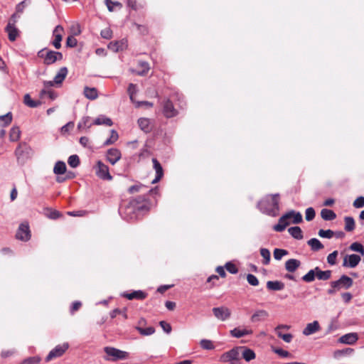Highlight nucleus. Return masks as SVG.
I'll return each mask as SVG.
<instances>
[{"label": "nucleus", "mask_w": 364, "mask_h": 364, "mask_svg": "<svg viewBox=\"0 0 364 364\" xmlns=\"http://www.w3.org/2000/svg\"><path fill=\"white\" fill-rule=\"evenodd\" d=\"M149 203L144 196H139L130 200L129 205L124 210V218L126 220H134L137 218L136 211L140 213L148 211Z\"/></svg>", "instance_id": "obj_1"}, {"label": "nucleus", "mask_w": 364, "mask_h": 364, "mask_svg": "<svg viewBox=\"0 0 364 364\" xmlns=\"http://www.w3.org/2000/svg\"><path fill=\"white\" fill-rule=\"evenodd\" d=\"M279 200L278 193L267 195L257 203V207L262 213L275 217L279 211Z\"/></svg>", "instance_id": "obj_2"}, {"label": "nucleus", "mask_w": 364, "mask_h": 364, "mask_svg": "<svg viewBox=\"0 0 364 364\" xmlns=\"http://www.w3.org/2000/svg\"><path fill=\"white\" fill-rule=\"evenodd\" d=\"M289 220H292L294 224H299L302 222V215L299 212L290 210L283 215L279 219L277 225L273 227L274 230L277 232H282L289 225Z\"/></svg>", "instance_id": "obj_3"}, {"label": "nucleus", "mask_w": 364, "mask_h": 364, "mask_svg": "<svg viewBox=\"0 0 364 364\" xmlns=\"http://www.w3.org/2000/svg\"><path fill=\"white\" fill-rule=\"evenodd\" d=\"M105 355L104 359L107 361L115 362L119 360H125L129 357V353L114 347L107 346L104 348Z\"/></svg>", "instance_id": "obj_4"}, {"label": "nucleus", "mask_w": 364, "mask_h": 364, "mask_svg": "<svg viewBox=\"0 0 364 364\" xmlns=\"http://www.w3.org/2000/svg\"><path fill=\"white\" fill-rule=\"evenodd\" d=\"M68 343H63V344L56 346L53 349H52L49 352V353L46 356L45 359L46 362H50V360L55 358L61 357L68 349Z\"/></svg>", "instance_id": "obj_5"}, {"label": "nucleus", "mask_w": 364, "mask_h": 364, "mask_svg": "<svg viewBox=\"0 0 364 364\" xmlns=\"http://www.w3.org/2000/svg\"><path fill=\"white\" fill-rule=\"evenodd\" d=\"M220 361L228 363V364H242L240 358L238 357V353L232 348L223 353L220 357Z\"/></svg>", "instance_id": "obj_6"}, {"label": "nucleus", "mask_w": 364, "mask_h": 364, "mask_svg": "<svg viewBox=\"0 0 364 364\" xmlns=\"http://www.w3.org/2000/svg\"><path fill=\"white\" fill-rule=\"evenodd\" d=\"M353 284V279L346 276V275H342L339 279L336 281H332L330 283L331 287H336L338 289V290H341L342 289H348L352 287Z\"/></svg>", "instance_id": "obj_7"}, {"label": "nucleus", "mask_w": 364, "mask_h": 364, "mask_svg": "<svg viewBox=\"0 0 364 364\" xmlns=\"http://www.w3.org/2000/svg\"><path fill=\"white\" fill-rule=\"evenodd\" d=\"M232 349L238 353L239 358L241 355L246 362H250L256 358V354L254 350L246 346H237Z\"/></svg>", "instance_id": "obj_8"}, {"label": "nucleus", "mask_w": 364, "mask_h": 364, "mask_svg": "<svg viewBox=\"0 0 364 364\" xmlns=\"http://www.w3.org/2000/svg\"><path fill=\"white\" fill-rule=\"evenodd\" d=\"M31 231L28 224L27 223H21L16 232V237L18 240L21 241H28L31 238Z\"/></svg>", "instance_id": "obj_9"}, {"label": "nucleus", "mask_w": 364, "mask_h": 364, "mask_svg": "<svg viewBox=\"0 0 364 364\" xmlns=\"http://www.w3.org/2000/svg\"><path fill=\"white\" fill-rule=\"evenodd\" d=\"M39 55L44 58V63L47 65L53 64L58 60L63 58V55L60 52L48 50L46 52V55H43V50L39 52Z\"/></svg>", "instance_id": "obj_10"}, {"label": "nucleus", "mask_w": 364, "mask_h": 364, "mask_svg": "<svg viewBox=\"0 0 364 364\" xmlns=\"http://www.w3.org/2000/svg\"><path fill=\"white\" fill-rule=\"evenodd\" d=\"M96 174L103 180L111 181L112 179V176L109 172L108 166L100 161H98L97 163Z\"/></svg>", "instance_id": "obj_11"}, {"label": "nucleus", "mask_w": 364, "mask_h": 364, "mask_svg": "<svg viewBox=\"0 0 364 364\" xmlns=\"http://www.w3.org/2000/svg\"><path fill=\"white\" fill-rule=\"evenodd\" d=\"M214 316L220 321H226L230 317L231 311L225 306L215 307L213 309Z\"/></svg>", "instance_id": "obj_12"}, {"label": "nucleus", "mask_w": 364, "mask_h": 364, "mask_svg": "<svg viewBox=\"0 0 364 364\" xmlns=\"http://www.w3.org/2000/svg\"><path fill=\"white\" fill-rule=\"evenodd\" d=\"M360 259V257L358 255H347L343 258V266L345 267L354 268L359 264Z\"/></svg>", "instance_id": "obj_13"}, {"label": "nucleus", "mask_w": 364, "mask_h": 364, "mask_svg": "<svg viewBox=\"0 0 364 364\" xmlns=\"http://www.w3.org/2000/svg\"><path fill=\"white\" fill-rule=\"evenodd\" d=\"M163 113L167 118L175 117L177 111L174 108L173 103L169 100H166L163 102Z\"/></svg>", "instance_id": "obj_14"}, {"label": "nucleus", "mask_w": 364, "mask_h": 364, "mask_svg": "<svg viewBox=\"0 0 364 364\" xmlns=\"http://www.w3.org/2000/svg\"><path fill=\"white\" fill-rule=\"evenodd\" d=\"M63 26L58 25L57 26L53 31V36L55 38L53 41V45L56 49H59L61 47V41L63 38Z\"/></svg>", "instance_id": "obj_15"}, {"label": "nucleus", "mask_w": 364, "mask_h": 364, "mask_svg": "<svg viewBox=\"0 0 364 364\" xmlns=\"http://www.w3.org/2000/svg\"><path fill=\"white\" fill-rule=\"evenodd\" d=\"M129 70L137 75L144 76L146 75L149 70V65L147 62L145 61H139L138 63V68L133 69L130 68Z\"/></svg>", "instance_id": "obj_16"}, {"label": "nucleus", "mask_w": 364, "mask_h": 364, "mask_svg": "<svg viewBox=\"0 0 364 364\" xmlns=\"http://www.w3.org/2000/svg\"><path fill=\"white\" fill-rule=\"evenodd\" d=\"M121 152L117 149H109L107 152V159L112 165L115 164L121 159Z\"/></svg>", "instance_id": "obj_17"}, {"label": "nucleus", "mask_w": 364, "mask_h": 364, "mask_svg": "<svg viewBox=\"0 0 364 364\" xmlns=\"http://www.w3.org/2000/svg\"><path fill=\"white\" fill-rule=\"evenodd\" d=\"M358 340L357 333H346L339 338L338 341L343 344L353 345Z\"/></svg>", "instance_id": "obj_18"}, {"label": "nucleus", "mask_w": 364, "mask_h": 364, "mask_svg": "<svg viewBox=\"0 0 364 364\" xmlns=\"http://www.w3.org/2000/svg\"><path fill=\"white\" fill-rule=\"evenodd\" d=\"M152 162H153L154 168L156 171V177L152 181L151 183H156L161 180V178H162V176L164 175V172H163L162 166H161L160 163L158 161V160L154 158L152 159Z\"/></svg>", "instance_id": "obj_19"}, {"label": "nucleus", "mask_w": 364, "mask_h": 364, "mask_svg": "<svg viewBox=\"0 0 364 364\" xmlns=\"http://www.w3.org/2000/svg\"><path fill=\"white\" fill-rule=\"evenodd\" d=\"M269 316V313L266 310L258 309L251 316V321L253 323L259 322L266 319Z\"/></svg>", "instance_id": "obj_20"}, {"label": "nucleus", "mask_w": 364, "mask_h": 364, "mask_svg": "<svg viewBox=\"0 0 364 364\" xmlns=\"http://www.w3.org/2000/svg\"><path fill=\"white\" fill-rule=\"evenodd\" d=\"M320 329L319 323L317 321H314L311 323H309L306 325V326L303 330V334L305 336L311 335Z\"/></svg>", "instance_id": "obj_21"}, {"label": "nucleus", "mask_w": 364, "mask_h": 364, "mask_svg": "<svg viewBox=\"0 0 364 364\" xmlns=\"http://www.w3.org/2000/svg\"><path fill=\"white\" fill-rule=\"evenodd\" d=\"M6 32L8 33L9 41H14L19 35V31L16 26H11V23H8L5 28Z\"/></svg>", "instance_id": "obj_22"}, {"label": "nucleus", "mask_w": 364, "mask_h": 364, "mask_svg": "<svg viewBox=\"0 0 364 364\" xmlns=\"http://www.w3.org/2000/svg\"><path fill=\"white\" fill-rule=\"evenodd\" d=\"M146 294L141 290L134 291L132 293H124L122 294L123 296L126 297L129 300H132L134 299L142 300L146 297Z\"/></svg>", "instance_id": "obj_23"}, {"label": "nucleus", "mask_w": 364, "mask_h": 364, "mask_svg": "<svg viewBox=\"0 0 364 364\" xmlns=\"http://www.w3.org/2000/svg\"><path fill=\"white\" fill-rule=\"evenodd\" d=\"M230 335L235 338H241L247 335H250L252 333V331L247 328H235L234 329L230 331Z\"/></svg>", "instance_id": "obj_24"}, {"label": "nucleus", "mask_w": 364, "mask_h": 364, "mask_svg": "<svg viewBox=\"0 0 364 364\" xmlns=\"http://www.w3.org/2000/svg\"><path fill=\"white\" fill-rule=\"evenodd\" d=\"M138 124L140 129L146 133L151 132V122L148 118L142 117L138 119Z\"/></svg>", "instance_id": "obj_25"}, {"label": "nucleus", "mask_w": 364, "mask_h": 364, "mask_svg": "<svg viewBox=\"0 0 364 364\" xmlns=\"http://www.w3.org/2000/svg\"><path fill=\"white\" fill-rule=\"evenodd\" d=\"M301 262L296 259H290L285 263V268L289 272H294L300 266Z\"/></svg>", "instance_id": "obj_26"}, {"label": "nucleus", "mask_w": 364, "mask_h": 364, "mask_svg": "<svg viewBox=\"0 0 364 364\" xmlns=\"http://www.w3.org/2000/svg\"><path fill=\"white\" fill-rule=\"evenodd\" d=\"M68 75V69L66 67L61 68L54 77V82L56 85H60L65 80Z\"/></svg>", "instance_id": "obj_27"}, {"label": "nucleus", "mask_w": 364, "mask_h": 364, "mask_svg": "<svg viewBox=\"0 0 364 364\" xmlns=\"http://www.w3.org/2000/svg\"><path fill=\"white\" fill-rule=\"evenodd\" d=\"M267 288L272 291H280L284 288V284L280 281H268Z\"/></svg>", "instance_id": "obj_28"}, {"label": "nucleus", "mask_w": 364, "mask_h": 364, "mask_svg": "<svg viewBox=\"0 0 364 364\" xmlns=\"http://www.w3.org/2000/svg\"><path fill=\"white\" fill-rule=\"evenodd\" d=\"M90 119V117H82L77 124V129L80 130H84L90 128L93 124V122H92Z\"/></svg>", "instance_id": "obj_29"}, {"label": "nucleus", "mask_w": 364, "mask_h": 364, "mask_svg": "<svg viewBox=\"0 0 364 364\" xmlns=\"http://www.w3.org/2000/svg\"><path fill=\"white\" fill-rule=\"evenodd\" d=\"M23 103L28 107L35 108L41 105V101L33 100L29 94H26L23 97Z\"/></svg>", "instance_id": "obj_30"}, {"label": "nucleus", "mask_w": 364, "mask_h": 364, "mask_svg": "<svg viewBox=\"0 0 364 364\" xmlns=\"http://www.w3.org/2000/svg\"><path fill=\"white\" fill-rule=\"evenodd\" d=\"M84 95L89 100H95L98 97V92L95 87H85L84 89Z\"/></svg>", "instance_id": "obj_31"}, {"label": "nucleus", "mask_w": 364, "mask_h": 364, "mask_svg": "<svg viewBox=\"0 0 364 364\" xmlns=\"http://www.w3.org/2000/svg\"><path fill=\"white\" fill-rule=\"evenodd\" d=\"M289 233L296 240L303 238L302 230L299 226L291 227L288 229Z\"/></svg>", "instance_id": "obj_32"}, {"label": "nucleus", "mask_w": 364, "mask_h": 364, "mask_svg": "<svg viewBox=\"0 0 364 364\" xmlns=\"http://www.w3.org/2000/svg\"><path fill=\"white\" fill-rule=\"evenodd\" d=\"M66 171V165L65 162L62 161H58L55 163L54 168H53V172L56 175H62L65 173Z\"/></svg>", "instance_id": "obj_33"}, {"label": "nucleus", "mask_w": 364, "mask_h": 364, "mask_svg": "<svg viewBox=\"0 0 364 364\" xmlns=\"http://www.w3.org/2000/svg\"><path fill=\"white\" fill-rule=\"evenodd\" d=\"M126 47L125 43L123 41L110 42L108 44V48L114 52H118L123 50Z\"/></svg>", "instance_id": "obj_34"}, {"label": "nucleus", "mask_w": 364, "mask_h": 364, "mask_svg": "<svg viewBox=\"0 0 364 364\" xmlns=\"http://www.w3.org/2000/svg\"><path fill=\"white\" fill-rule=\"evenodd\" d=\"M93 124L96 125L105 124L107 126L110 127L112 125L113 123L110 118H108L104 115H100L95 119Z\"/></svg>", "instance_id": "obj_35"}, {"label": "nucleus", "mask_w": 364, "mask_h": 364, "mask_svg": "<svg viewBox=\"0 0 364 364\" xmlns=\"http://www.w3.org/2000/svg\"><path fill=\"white\" fill-rule=\"evenodd\" d=\"M316 277L320 280H328L331 276V270L322 271L318 267L315 268Z\"/></svg>", "instance_id": "obj_36"}, {"label": "nucleus", "mask_w": 364, "mask_h": 364, "mask_svg": "<svg viewBox=\"0 0 364 364\" xmlns=\"http://www.w3.org/2000/svg\"><path fill=\"white\" fill-rule=\"evenodd\" d=\"M321 216L324 220H333L336 218V215L333 210L326 208L321 210Z\"/></svg>", "instance_id": "obj_37"}, {"label": "nucleus", "mask_w": 364, "mask_h": 364, "mask_svg": "<svg viewBox=\"0 0 364 364\" xmlns=\"http://www.w3.org/2000/svg\"><path fill=\"white\" fill-rule=\"evenodd\" d=\"M307 244L313 251H318L323 248V245L317 238H311L308 240Z\"/></svg>", "instance_id": "obj_38"}, {"label": "nucleus", "mask_w": 364, "mask_h": 364, "mask_svg": "<svg viewBox=\"0 0 364 364\" xmlns=\"http://www.w3.org/2000/svg\"><path fill=\"white\" fill-rule=\"evenodd\" d=\"M345 230L347 232L353 231L355 228V220L353 218L347 216L344 218Z\"/></svg>", "instance_id": "obj_39"}, {"label": "nucleus", "mask_w": 364, "mask_h": 364, "mask_svg": "<svg viewBox=\"0 0 364 364\" xmlns=\"http://www.w3.org/2000/svg\"><path fill=\"white\" fill-rule=\"evenodd\" d=\"M21 131L18 127H12L10 134L9 138L11 141H16L20 139Z\"/></svg>", "instance_id": "obj_40"}, {"label": "nucleus", "mask_w": 364, "mask_h": 364, "mask_svg": "<svg viewBox=\"0 0 364 364\" xmlns=\"http://www.w3.org/2000/svg\"><path fill=\"white\" fill-rule=\"evenodd\" d=\"M260 255L263 257L262 263L264 265L269 264L270 262L271 255L270 252L267 248H261L260 249Z\"/></svg>", "instance_id": "obj_41"}, {"label": "nucleus", "mask_w": 364, "mask_h": 364, "mask_svg": "<svg viewBox=\"0 0 364 364\" xmlns=\"http://www.w3.org/2000/svg\"><path fill=\"white\" fill-rule=\"evenodd\" d=\"M39 95L41 99L44 98L45 96L47 95L50 100H53L57 97V94L50 89H48V90L43 89L40 92Z\"/></svg>", "instance_id": "obj_42"}, {"label": "nucleus", "mask_w": 364, "mask_h": 364, "mask_svg": "<svg viewBox=\"0 0 364 364\" xmlns=\"http://www.w3.org/2000/svg\"><path fill=\"white\" fill-rule=\"evenodd\" d=\"M136 329L142 336H150V335H152L155 332V329L152 326H149V327H147L145 328H144L141 326H136Z\"/></svg>", "instance_id": "obj_43"}, {"label": "nucleus", "mask_w": 364, "mask_h": 364, "mask_svg": "<svg viewBox=\"0 0 364 364\" xmlns=\"http://www.w3.org/2000/svg\"><path fill=\"white\" fill-rule=\"evenodd\" d=\"M138 90L135 84L130 83L128 86L127 92L129 94L130 100L134 103V96L136 94Z\"/></svg>", "instance_id": "obj_44"}, {"label": "nucleus", "mask_w": 364, "mask_h": 364, "mask_svg": "<svg viewBox=\"0 0 364 364\" xmlns=\"http://www.w3.org/2000/svg\"><path fill=\"white\" fill-rule=\"evenodd\" d=\"M200 347L205 350H213L215 348L213 342L208 339H202L200 341Z\"/></svg>", "instance_id": "obj_45"}, {"label": "nucleus", "mask_w": 364, "mask_h": 364, "mask_svg": "<svg viewBox=\"0 0 364 364\" xmlns=\"http://www.w3.org/2000/svg\"><path fill=\"white\" fill-rule=\"evenodd\" d=\"M316 276V272L315 269H311L302 277V279L306 282H311L315 279Z\"/></svg>", "instance_id": "obj_46"}, {"label": "nucleus", "mask_w": 364, "mask_h": 364, "mask_svg": "<svg viewBox=\"0 0 364 364\" xmlns=\"http://www.w3.org/2000/svg\"><path fill=\"white\" fill-rule=\"evenodd\" d=\"M68 163L69 166L72 168H76L80 164V159L79 156L76 154L71 155L68 160Z\"/></svg>", "instance_id": "obj_47"}, {"label": "nucleus", "mask_w": 364, "mask_h": 364, "mask_svg": "<svg viewBox=\"0 0 364 364\" xmlns=\"http://www.w3.org/2000/svg\"><path fill=\"white\" fill-rule=\"evenodd\" d=\"M118 137H119V136H118L117 132L115 130L112 129L111 131V135H110L109 138L107 139L104 142V145L108 146V145L114 144L117 140Z\"/></svg>", "instance_id": "obj_48"}, {"label": "nucleus", "mask_w": 364, "mask_h": 364, "mask_svg": "<svg viewBox=\"0 0 364 364\" xmlns=\"http://www.w3.org/2000/svg\"><path fill=\"white\" fill-rule=\"evenodd\" d=\"M354 352V350L350 348H346L343 350H338L334 353V357L338 358L341 355H351Z\"/></svg>", "instance_id": "obj_49"}, {"label": "nucleus", "mask_w": 364, "mask_h": 364, "mask_svg": "<svg viewBox=\"0 0 364 364\" xmlns=\"http://www.w3.org/2000/svg\"><path fill=\"white\" fill-rule=\"evenodd\" d=\"M288 255V251L283 249H274V258L276 260H280L284 256Z\"/></svg>", "instance_id": "obj_50"}, {"label": "nucleus", "mask_w": 364, "mask_h": 364, "mask_svg": "<svg viewBox=\"0 0 364 364\" xmlns=\"http://www.w3.org/2000/svg\"><path fill=\"white\" fill-rule=\"evenodd\" d=\"M350 249L352 251L359 252L364 255V247L363 246L359 243V242H353L350 245Z\"/></svg>", "instance_id": "obj_51"}, {"label": "nucleus", "mask_w": 364, "mask_h": 364, "mask_svg": "<svg viewBox=\"0 0 364 364\" xmlns=\"http://www.w3.org/2000/svg\"><path fill=\"white\" fill-rule=\"evenodd\" d=\"M277 336L286 343H290L292 341L293 336L291 333H283L282 332H275Z\"/></svg>", "instance_id": "obj_52"}, {"label": "nucleus", "mask_w": 364, "mask_h": 364, "mask_svg": "<svg viewBox=\"0 0 364 364\" xmlns=\"http://www.w3.org/2000/svg\"><path fill=\"white\" fill-rule=\"evenodd\" d=\"M318 235L321 237L330 239L334 235V232L331 230H320L318 231Z\"/></svg>", "instance_id": "obj_53"}, {"label": "nucleus", "mask_w": 364, "mask_h": 364, "mask_svg": "<svg viewBox=\"0 0 364 364\" xmlns=\"http://www.w3.org/2000/svg\"><path fill=\"white\" fill-rule=\"evenodd\" d=\"M0 121L4 122L2 126L6 127L9 125L12 121V114L11 112H8L5 115L0 116Z\"/></svg>", "instance_id": "obj_54"}, {"label": "nucleus", "mask_w": 364, "mask_h": 364, "mask_svg": "<svg viewBox=\"0 0 364 364\" xmlns=\"http://www.w3.org/2000/svg\"><path fill=\"white\" fill-rule=\"evenodd\" d=\"M30 149H30L29 147H27V146H26V147H25V149L23 150V149H22V146L20 144V145L16 148V151H15V154H16V157H17L18 161H19V160H20V159H21V156L23 155V154L24 152L28 153V151H29Z\"/></svg>", "instance_id": "obj_55"}, {"label": "nucleus", "mask_w": 364, "mask_h": 364, "mask_svg": "<svg viewBox=\"0 0 364 364\" xmlns=\"http://www.w3.org/2000/svg\"><path fill=\"white\" fill-rule=\"evenodd\" d=\"M41 358L38 356L29 357L23 360L22 364H38Z\"/></svg>", "instance_id": "obj_56"}, {"label": "nucleus", "mask_w": 364, "mask_h": 364, "mask_svg": "<svg viewBox=\"0 0 364 364\" xmlns=\"http://www.w3.org/2000/svg\"><path fill=\"white\" fill-rule=\"evenodd\" d=\"M338 256V251L335 250L329 254L327 257V262L331 265H334L336 263V257Z\"/></svg>", "instance_id": "obj_57"}, {"label": "nucleus", "mask_w": 364, "mask_h": 364, "mask_svg": "<svg viewBox=\"0 0 364 364\" xmlns=\"http://www.w3.org/2000/svg\"><path fill=\"white\" fill-rule=\"evenodd\" d=\"M315 210L313 208H308L305 212V218L307 221L312 220L315 217Z\"/></svg>", "instance_id": "obj_58"}, {"label": "nucleus", "mask_w": 364, "mask_h": 364, "mask_svg": "<svg viewBox=\"0 0 364 364\" xmlns=\"http://www.w3.org/2000/svg\"><path fill=\"white\" fill-rule=\"evenodd\" d=\"M144 188H146V187L142 184H136L129 187L128 191L130 193H134L136 192L143 191V189Z\"/></svg>", "instance_id": "obj_59"}, {"label": "nucleus", "mask_w": 364, "mask_h": 364, "mask_svg": "<svg viewBox=\"0 0 364 364\" xmlns=\"http://www.w3.org/2000/svg\"><path fill=\"white\" fill-rule=\"evenodd\" d=\"M247 280L248 283L252 286L256 287L259 284V281H258L257 278L252 274H247Z\"/></svg>", "instance_id": "obj_60"}, {"label": "nucleus", "mask_w": 364, "mask_h": 364, "mask_svg": "<svg viewBox=\"0 0 364 364\" xmlns=\"http://www.w3.org/2000/svg\"><path fill=\"white\" fill-rule=\"evenodd\" d=\"M77 39L73 36H70L66 39V46L68 47L74 48L77 46Z\"/></svg>", "instance_id": "obj_61"}, {"label": "nucleus", "mask_w": 364, "mask_h": 364, "mask_svg": "<svg viewBox=\"0 0 364 364\" xmlns=\"http://www.w3.org/2000/svg\"><path fill=\"white\" fill-rule=\"evenodd\" d=\"M225 269L231 274H236L238 272L237 267L230 262L225 264Z\"/></svg>", "instance_id": "obj_62"}, {"label": "nucleus", "mask_w": 364, "mask_h": 364, "mask_svg": "<svg viewBox=\"0 0 364 364\" xmlns=\"http://www.w3.org/2000/svg\"><path fill=\"white\" fill-rule=\"evenodd\" d=\"M101 36L105 39H110L112 36V31L109 28H106L101 31Z\"/></svg>", "instance_id": "obj_63"}, {"label": "nucleus", "mask_w": 364, "mask_h": 364, "mask_svg": "<svg viewBox=\"0 0 364 364\" xmlns=\"http://www.w3.org/2000/svg\"><path fill=\"white\" fill-rule=\"evenodd\" d=\"M353 206L356 208H361L364 207V197H358L353 202Z\"/></svg>", "instance_id": "obj_64"}]
</instances>
